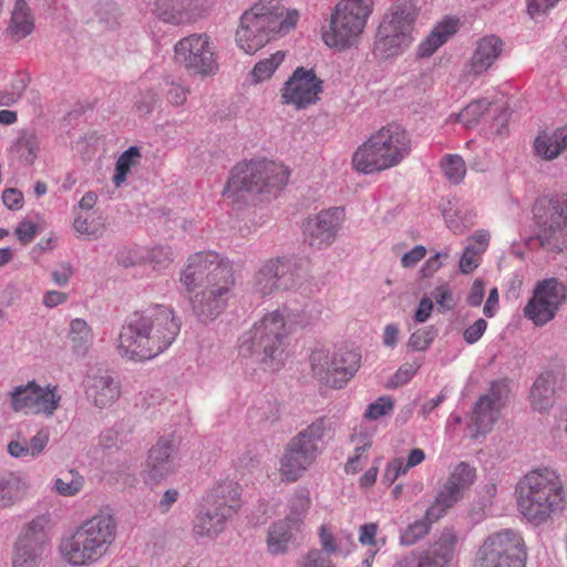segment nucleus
Instances as JSON below:
<instances>
[{
  "label": "nucleus",
  "instance_id": "f257e3e1",
  "mask_svg": "<svg viewBox=\"0 0 567 567\" xmlns=\"http://www.w3.org/2000/svg\"><path fill=\"white\" fill-rule=\"evenodd\" d=\"M179 330L181 321L174 310L155 305L127 319L118 336L117 351L126 360H151L175 341Z\"/></svg>",
  "mask_w": 567,
  "mask_h": 567
},
{
  "label": "nucleus",
  "instance_id": "f03ea898",
  "mask_svg": "<svg viewBox=\"0 0 567 567\" xmlns=\"http://www.w3.org/2000/svg\"><path fill=\"white\" fill-rule=\"evenodd\" d=\"M117 537V520L110 508L100 509L63 535L58 553L72 567H90L102 560Z\"/></svg>",
  "mask_w": 567,
  "mask_h": 567
},
{
  "label": "nucleus",
  "instance_id": "7ed1b4c3",
  "mask_svg": "<svg viewBox=\"0 0 567 567\" xmlns=\"http://www.w3.org/2000/svg\"><path fill=\"white\" fill-rule=\"evenodd\" d=\"M517 508L535 526L543 525L565 507V487L557 471L538 467L526 473L516 485Z\"/></svg>",
  "mask_w": 567,
  "mask_h": 567
},
{
  "label": "nucleus",
  "instance_id": "20e7f679",
  "mask_svg": "<svg viewBox=\"0 0 567 567\" xmlns=\"http://www.w3.org/2000/svg\"><path fill=\"white\" fill-rule=\"evenodd\" d=\"M298 20L296 11L287 12L281 0H259L245 11L236 31L237 45L248 54L264 48L275 34L291 30Z\"/></svg>",
  "mask_w": 567,
  "mask_h": 567
},
{
  "label": "nucleus",
  "instance_id": "39448f33",
  "mask_svg": "<svg viewBox=\"0 0 567 567\" xmlns=\"http://www.w3.org/2000/svg\"><path fill=\"white\" fill-rule=\"evenodd\" d=\"M289 171L266 158L237 164L224 188V196L235 202L264 199L280 190L288 182Z\"/></svg>",
  "mask_w": 567,
  "mask_h": 567
},
{
  "label": "nucleus",
  "instance_id": "423d86ee",
  "mask_svg": "<svg viewBox=\"0 0 567 567\" xmlns=\"http://www.w3.org/2000/svg\"><path fill=\"white\" fill-rule=\"evenodd\" d=\"M333 434L329 417H317L293 435L279 458V473L284 482H297L316 463L327 440Z\"/></svg>",
  "mask_w": 567,
  "mask_h": 567
},
{
  "label": "nucleus",
  "instance_id": "0eeeda50",
  "mask_svg": "<svg viewBox=\"0 0 567 567\" xmlns=\"http://www.w3.org/2000/svg\"><path fill=\"white\" fill-rule=\"evenodd\" d=\"M241 487L234 481L218 483L207 497L193 522L192 533L196 539H215L227 528L229 520L240 508Z\"/></svg>",
  "mask_w": 567,
  "mask_h": 567
},
{
  "label": "nucleus",
  "instance_id": "6e6552de",
  "mask_svg": "<svg viewBox=\"0 0 567 567\" xmlns=\"http://www.w3.org/2000/svg\"><path fill=\"white\" fill-rule=\"evenodd\" d=\"M372 11L373 0H340L322 30V41L338 51L355 47Z\"/></svg>",
  "mask_w": 567,
  "mask_h": 567
},
{
  "label": "nucleus",
  "instance_id": "1a4fd4ad",
  "mask_svg": "<svg viewBox=\"0 0 567 567\" xmlns=\"http://www.w3.org/2000/svg\"><path fill=\"white\" fill-rule=\"evenodd\" d=\"M287 336L286 320L279 311L265 315L239 339V351L245 357H255L276 370L282 354V340Z\"/></svg>",
  "mask_w": 567,
  "mask_h": 567
},
{
  "label": "nucleus",
  "instance_id": "9d476101",
  "mask_svg": "<svg viewBox=\"0 0 567 567\" xmlns=\"http://www.w3.org/2000/svg\"><path fill=\"white\" fill-rule=\"evenodd\" d=\"M416 16L413 2L394 3L378 27L374 50L384 58L402 53L413 41Z\"/></svg>",
  "mask_w": 567,
  "mask_h": 567
},
{
  "label": "nucleus",
  "instance_id": "9b49d317",
  "mask_svg": "<svg viewBox=\"0 0 567 567\" xmlns=\"http://www.w3.org/2000/svg\"><path fill=\"white\" fill-rule=\"evenodd\" d=\"M527 558L523 534L514 528H503L483 540L473 567H526Z\"/></svg>",
  "mask_w": 567,
  "mask_h": 567
},
{
  "label": "nucleus",
  "instance_id": "f8f14e48",
  "mask_svg": "<svg viewBox=\"0 0 567 567\" xmlns=\"http://www.w3.org/2000/svg\"><path fill=\"white\" fill-rule=\"evenodd\" d=\"M567 300V285L555 277L538 280L524 307V316L537 327L555 319Z\"/></svg>",
  "mask_w": 567,
  "mask_h": 567
},
{
  "label": "nucleus",
  "instance_id": "ddd939ff",
  "mask_svg": "<svg viewBox=\"0 0 567 567\" xmlns=\"http://www.w3.org/2000/svg\"><path fill=\"white\" fill-rule=\"evenodd\" d=\"M216 279L197 292L192 299V310L200 321L217 318L226 308L235 284L233 268H220L213 274Z\"/></svg>",
  "mask_w": 567,
  "mask_h": 567
},
{
  "label": "nucleus",
  "instance_id": "4468645a",
  "mask_svg": "<svg viewBox=\"0 0 567 567\" xmlns=\"http://www.w3.org/2000/svg\"><path fill=\"white\" fill-rule=\"evenodd\" d=\"M11 409L25 415H44L50 417L58 410L61 395L58 386H41L34 380L17 385L9 392Z\"/></svg>",
  "mask_w": 567,
  "mask_h": 567
},
{
  "label": "nucleus",
  "instance_id": "2eb2a0df",
  "mask_svg": "<svg viewBox=\"0 0 567 567\" xmlns=\"http://www.w3.org/2000/svg\"><path fill=\"white\" fill-rule=\"evenodd\" d=\"M175 60L193 74L213 75L218 71L214 43L207 34H190L174 47Z\"/></svg>",
  "mask_w": 567,
  "mask_h": 567
},
{
  "label": "nucleus",
  "instance_id": "dca6fc26",
  "mask_svg": "<svg viewBox=\"0 0 567 567\" xmlns=\"http://www.w3.org/2000/svg\"><path fill=\"white\" fill-rule=\"evenodd\" d=\"M322 81L312 69L297 68L280 90L281 104L292 105L296 110H305L319 101Z\"/></svg>",
  "mask_w": 567,
  "mask_h": 567
},
{
  "label": "nucleus",
  "instance_id": "f3484780",
  "mask_svg": "<svg viewBox=\"0 0 567 567\" xmlns=\"http://www.w3.org/2000/svg\"><path fill=\"white\" fill-rule=\"evenodd\" d=\"M537 238L547 251L567 250V196L550 199L548 215L540 225Z\"/></svg>",
  "mask_w": 567,
  "mask_h": 567
},
{
  "label": "nucleus",
  "instance_id": "a211bd4d",
  "mask_svg": "<svg viewBox=\"0 0 567 567\" xmlns=\"http://www.w3.org/2000/svg\"><path fill=\"white\" fill-rule=\"evenodd\" d=\"M296 264L290 259L267 260L255 278V290L262 297L275 290H288L296 286Z\"/></svg>",
  "mask_w": 567,
  "mask_h": 567
},
{
  "label": "nucleus",
  "instance_id": "6ab92c4d",
  "mask_svg": "<svg viewBox=\"0 0 567 567\" xmlns=\"http://www.w3.org/2000/svg\"><path fill=\"white\" fill-rule=\"evenodd\" d=\"M508 388L504 381L491 383L486 394L480 396L472 412V421L476 427V434H485L493 427L499 416L501 409L507 399Z\"/></svg>",
  "mask_w": 567,
  "mask_h": 567
},
{
  "label": "nucleus",
  "instance_id": "aec40b11",
  "mask_svg": "<svg viewBox=\"0 0 567 567\" xmlns=\"http://www.w3.org/2000/svg\"><path fill=\"white\" fill-rule=\"evenodd\" d=\"M343 217L342 207L323 209L309 217L303 225V233L309 245L319 249L330 246L337 237Z\"/></svg>",
  "mask_w": 567,
  "mask_h": 567
},
{
  "label": "nucleus",
  "instance_id": "412c9836",
  "mask_svg": "<svg viewBox=\"0 0 567 567\" xmlns=\"http://www.w3.org/2000/svg\"><path fill=\"white\" fill-rule=\"evenodd\" d=\"M220 268H231V266L229 262L223 261L213 251L196 252L188 258L181 276V282L189 291L203 284L209 285L216 280L213 274H216Z\"/></svg>",
  "mask_w": 567,
  "mask_h": 567
},
{
  "label": "nucleus",
  "instance_id": "4be33fe9",
  "mask_svg": "<svg viewBox=\"0 0 567 567\" xmlns=\"http://www.w3.org/2000/svg\"><path fill=\"white\" fill-rule=\"evenodd\" d=\"M455 537L443 534L425 550L411 551L401 557L394 567H446L454 554Z\"/></svg>",
  "mask_w": 567,
  "mask_h": 567
},
{
  "label": "nucleus",
  "instance_id": "5701e85b",
  "mask_svg": "<svg viewBox=\"0 0 567 567\" xmlns=\"http://www.w3.org/2000/svg\"><path fill=\"white\" fill-rule=\"evenodd\" d=\"M401 163L399 156L390 153L388 148L378 145V141L371 135L353 154V167L363 174L381 172Z\"/></svg>",
  "mask_w": 567,
  "mask_h": 567
},
{
  "label": "nucleus",
  "instance_id": "b1692460",
  "mask_svg": "<svg viewBox=\"0 0 567 567\" xmlns=\"http://www.w3.org/2000/svg\"><path fill=\"white\" fill-rule=\"evenodd\" d=\"M51 518L38 515L21 527L13 546L45 556L51 544Z\"/></svg>",
  "mask_w": 567,
  "mask_h": 567
},
{
  "label": "nucleus",
  "instance_id": "393cba45",
  "mask_svg": "<svg viewBox=\"0 0 567 567\" xmlns=\"http://www.w3.org/2000/svg\"><path fill=\"white\" fill-rule=\"evenodd\" d=\"M175 444L173 440L162 437L148 451L146 462L145 480L147 482H159L169 476L176 468Z\"/></svg>",
  "mask_w": 567,
  "mask_h": 567
},
{
  "label": "nucleus",
  "instance_id": "a878e982",
  "mask_svg": "<svg viewBox=\"0 0 567 567\" xmlns=\"http://www.w3.org/2000/svg\"><path fill=\"white\" fill-rule=\"evenodd\" d=\"M50 441V431L48 427H41L34 435L28 439L22 430L16 431L7 444L8 454L17 460H35L42 455Z\"/></svg>",
  "mask_w": 567,
  "mask_h": 567
},
{
  "label": "nucleus",
  "instance_id": "bb28decb",
  "mask_svg": "<svg viewBox=\"0 0 567 567\" xmlns=\"http://www.w3.org/2000/svg\"><path fill=\"white\" fill-rule=\"evenodd\" d=\"M85 394L90 402L103 409L112 405L120 396V383L107 373L89 375Z\"/></svg>",
  "mask_w": 567,
  "mask_h": 567
},
{
  "label": "nucleus",
  "instance_id": "cd10ccee",
  "mask_svg": "<svg viewBox=\"0 0 567 567\" xmlns=\"http://www.w3.org/2000/svg\"><path fill=\"white\" fill-rule=\"evenodd\" d=\"M196 8L194 0H155L153 12L165 23L182 25L195 19Z\"/></svg>",
  "mask_w": 567,
  "mask_h": 567
},
{
  "label": "nucleus",
  "instance_id": "c85d7f7f",
  "mask_svg": "<svg viewBox=\"0 0 567 567\" xmlns=\"http://www.w3.org/2000/svg\"><path fill=\"white\" fill-rule=\"evenodd\" d=\"M567 150V125L544 130L534 141V153L544 161H554Z\"/></svg>",
  "mask_w": 567,
  "mask_h": 567
},
{
  "label": "nucleus",
  "instance_id": "c756f323",
  "mask_svg": "<svg viewBox=\"0 0 567 567\" xmlns=\"http://www.w3.org/2000/svg\"><path fill=\"white\" fill-rule=\"evenodd\" d=\"M29 488V481L22 473H0V509L11 508L22 502Z\"/></svg>",
  "mask_w": 567,
  "mask_h": 567
},
{
  "label": "nucleus",
  "instance_id": "7c9ffc66",
  "mask_svg": "<svg viewBox=\"0 0 567 567\" xmlns=\"http://www.w3.org/2000/svg\"><path fill=\"white\" fill-rule=\"evenodd\" d=\"M300 526L297 520H288L286 518L274 522L268 527L267 550L271 555H282L288 551L290 544L293 542Z\"/></svg>",
  "mask_w": 567,
  "mask_h": 567
},
{
  "label": "nucleus",
  "instance_id": "2f4dec72",
  "mask_svg": "<svg viewBox=\"0 0 567 567\" xmlns=\"http://www.w3.org/2000/svg\"><path fill=\"white\" fill-rule=\"evenodd\" d=\"M503 41L496 35L482 38L471 58V71L478 75L487 71L499 58Z\"/></svg>",
  "mask_w": 567,
  "mask_h": 567
},
{
  "label": "nucleus",
  "instance_id": "473e14b6",
  "mask_svg": "<svg viewBox=\"0 0 567 567\" xmlns=\"http://www.w3.org/2000/svg\"><path fill=\"white\" fill-rule=\"evenodd\" d=\"M378 145L399 156L402 161L411 152V140L406 131L398 124H389L372 134Z\"/></svg>",
  "mask_w": 567,
  "mask_h": 567
},
{
  "label": "nucleus",
  "instance_id": "72a5a7b5",
  "mask_svg": "<svg viewBox=\"0 0 567 567\" xmlns=\"http://www.w3.org/2000/svg\"><path fill=\"white\" fill-rule=\"evenodd\" d=\"M457 31V20L446 19L437 23L417 49L420 58L431 56L450 37Z\"/></svg>",
  "mask_w": 567,
  "mask_h": 567
},
{
  "label": "nucleus",
  "instance_id": "f704fd0d",
  "mask_svg": "<svg viewBox=\"0 0 567 567\" xmlns=\"http://www.w3.org/2000/svg\"><path fill=\"white\" fill-rule=\"evenodd\" d=\"M555 377L550 372L542 373L530 389V403L534 410L544 412L549 410L554 402Z\"/></svg>",
  "mask_w": 567,
  "mask_h": 567
},
{
  "label": "nucleus",
  "instance_id": "c9c22d12",
  "mask_svg": "<svg viewBox=\"0 0 567 567\" xmlns=\"http://www.w3.org/2000/svg\"><path fill=\"white\" fill-rule=\"evenodd\" d=\"M84 485L85 478L76 468H66L52 480L50 489L62 497H74L83 491Z\"/></svg>",
  "mask_w": 567,
  "mask_h": 567
},
{
  "label": "nucleus",
  "instance_id": "e433bc0d",
  "mask_svg": "<svg viewBox=\"0 0 567 567\" xmlns=\"http://www.w3.org/2000/svg\"><path fill=\"white\" fill-rule=\"evenodd\" d=\"M34 28L33 18L25 0H16L11 14L8 33L14 41L27 38Z\"/></svg>",
  "mask_w": 567,
  "mask_h": 567
},
{
  "label": "nucleus",
  "instance_id": "4c0bfd02",
  "mask_svg": "<svg viewBox=\"0 0 567 567\" xmlns=\"http://www.w3.org/2000/svg\"><path fill=\"white\" fill-rule=\"evenodd\" d=\"M40 151V142L33 128L21 130L13 142L12 152L18 158L31 165L38 157Z\"/></svg>",
  "mask_w": 567,
  "mask_h": 567
},
{
  "label": "nucleus",
  "instance_id": "58836bf2",
  "mask_svg": "<svg viewBox=\"0 0 567 567\" xmlns=\"http://www.w3.org/2000/svg\"><path fill=\"white\" fill-rule=\"evenodd\" d=\"M311 369L315 377L323 383L337 385L339 380L336 378L333 352L327 349H316L310 355Z\"/></svg>",
  "mask_w": 567,
  "mask_h": 567
},
{
  "label": "nucleus",
  "instance_id": "ea45409f",
  "mask_svg": "<svg viewBox=\"0 0 567 567\" xmlns=\"http://www.w3.org/2000/svg\"><path fill=\"white\" fill-rule=\"evenodd\" d=\"M361 355L354 350H340L333 352L336 378L339 381H348L360 368Z\"/></svg>",
  "mask_w": 567,
  "mask_h": 567
},
{
  "label": "nucleus",
  "instance_id": "a19ab883",
  "mask_svg": "<svg viewBox=\"0 0 567 567\" xmlns=\"http://www.w3.org/2000/svg\"><path fill=\"white\" fill-rule=\"evenodd\" d=\"M463 495L452 488L447 483L439 491L434 503L427 508L430 519H440L452 508Z\"/></svg>",
  "mask_w": 567,
  "mask_h": 567
},
{
  "label": "nucleus",
  "instance_id": "79ce46f5",
  "mask_svg": "<svg viewBox=\"0 0 567 567\" xmlns=\"http://www.w3.org/2000/svg\"><path fill=\"white\" fill-rule=\"evenodd\" d=\"M69 339L73 351L84 354L93 342V332L85 320L76 318L70 322Z\"/></svg>",
  "mask_w": 567,
  "mask_h": 567
},
{
  "label": "nucleus",
  "instance_id": "37998d69",
  "mask_svg": "<svg viewBox=\"0 0 567 567\" xmlns=\"http://www.w3.org/2000/svg\"><path fill=\"white\" fill-rule=\"evenodd\" d=\"M311 504L310 492L306 487L297 488L288 501L289 513L285 517L288 520H297V525L301 526Z\"/></svg>",
  "mask_w": 567,
  "mask_h": 567
},
{
  "label": "nucleus",
  "instance_id": "c03bdc74",
  "mask_svg": "<svg viewBox=\"0 0 567 567\" xmlns=\"http://www.w3.org/2000/svg\"><path fill=\"white\" fill-rule=\"evenodd\" d=\"M475 477V468L465 462H461L454 467L445 483L464 495L465 491L474 483Z\"/></svg>",
  "mask_w": 567,
  "mask_h": 567
},
{
  "label": "nucleus",
  "instance_id": "a18cd8bd",
  "mask_svg": "<svg viewBox=\"0 0 567 567\" xmlns=\"http://www.w3.org/2000/svg\"><path fill=\"white\" fill-rule=\"evenodd\" d=\"M140 158L141 151L137 146H131L120 155L116 161L115 174L113 176V183L116 187H120L125 182L131 168L137 164Z\"/></svg>",
  "mask_w": 567,
  "mask_h": 567
},
{
  "label": "nucleus",
  "instance_id": "49530a36",
  "mask_svg": "<svg viewBox=\"0 0 567 567\" xmlns=\"http://www.w3.org/2000/svg\"><path fill=\"white\" fill-rule=\"evenodd\" d=\"M441 168L444 176L452 184H460L466 174L464 159L457 154H446L441 159Z\"/></svg>",
  "mask_w": 567,
  "mask_h": 567
},
{
  "label": "nucleus",
  "instance_id": "de8ad7c7",
  "mask_svg": "<svg viewBox=\"0 0 567 567\" xmlns=\"http://www.w3.org/2000/svg\"><path fill=\"white\" fill-rule=\"evenodd\" d=\"M437 519H430L427 517V511L422 519L415 520L410 524L401 534L400 543L404 546L414 545L416 542L422 539L429 534L431 525Z\"/></svg>",
  "mask_w": 567,
  "mask_h": 567
},
{
  "label": "nucleus",
  "instance_id": "09e8293b",
  "mask_svg": "<svg viewBox=\"0 0 567 567\" xmlns=\"http://www.w3.org/2000/svg\"><path fill=\"white\" fill-rule=\"evenodd\" d=\"M488 106L489 102L486 99L473 101L456 114V121L466 127H472L478 123Z\"/></svg>",
  "mask_w": 567,
  "mask_h": 567
},
{
  "label": "nucleus",
  "instance_id": "8fccbe9b",
  "mask_svg": "<svg viewBox=\"0 0 567 567\" xmlns=\"http://www.w3.org/2000/svg\"><path fill=\"white\" fill-rule=\"evenodd\" d=\"M285 56L286 54L284 51H277L269 58L256 63L251 72L255 82H261L269 79L277 70V68L282 63Z\"/></svg>",
  "mask_w": 567,
  "mask_h": 567
},
{
  "label": "nucleus",
  "instance_id": "3c124183",
  "mask_svg": "<svg viewBox=\"0 0 567 567\" xmlns=\"http://www.w3.org/2000/svg\"><path fill=\"white\" fill-rule=\"evenodd\" d=\"M437 330L429 326L414 331L408 341V348L412 351H425L436 338Z\"/></svg>",
  "mask_w": 567,
  "mask_h": 567
},
{
  "label": "nucleus",
  "instance_id": "603ef678",
  "mask_svg": "<svg viewBox=\"0 0 567 567\" xmlns=\"http://www.w3.org/2000/svg\"><path fill=\"white\" fill-rule=\"evenodd\" d=\"M44 556L13 546L12 567H40Z\"/></svg>",
  "mask_w": 567,
  "mask_h": 567
},
{
  "label": "nucleus",
  "instance_id": "864d4df0",
  "mask_svg": "<svg viewBox=\"0 0 567 567\" xmlns=\"http://www.w3.org/2000/svg\"><path fill=\"white\" fill-rule=\"evenodd\" d=\"M432 296L435 299L439 311L442 313L454 309V307L456 306V301L454 300L452 290L450 289V286L446 282L435 287V289L432 292Z\"/></svg>",
  "mask_w": 567,
  "mask_h": 567
},
{
  "label": "nucleus",
  "instance_id": "5fc2aeb1",
  "mask_svg": "<svg viewBox=\"0 0 567 567\" xmlns=\"http://www.w3.org/2000/svg\"><path fill=\"white\" fill-rule=\"evenodd\" d=\"M393 400L391 396H380L375 402L370 403L364 412L368 420H378L393 411Z\"/></svg>",
  "mask_w": 567,
  "mask_h": 567
},
{
  "label": "nucleus",
  "instance_id": "6e6d98bb",
  "mask_svg": "<svg viewBox=\"0 0 567 567\" xmlns=\"http://www.w3.org/2000/svg\"><path fill=\"white\" fill-rule=\"evenodd\" d=\"M117 262L125 267H133L145 262V251L142 248H127L120 249L116 254Z\"/></svg>",
  "mask_w": 567,
  "mask_h": 567
},
{
  "label": "nucleus",
  "instance_id": "4d7b16f0",
  "mask_svg": "<svg viewBox=\"0 0 567 567\" xmlns=\"http://www.w3.org/2000/svg\"><path fill=\"white\" fill-rule=\"evenodd\" d=\"M27 86H28V81L25 78H22V76L17 78L12 82L11 89L9 91H6L0 94V104L1 105H12V104L17 103L23 95V92L25 91Z\"/></svg>",
  "mask_w": 567,
  "mask_h": 567
},
{
  "label": "nucleus",
  "instance_id": "13d9d810",
  "mask_svg": "<svg viewBox=\"0 0 567 567\" xmlns=\"http://www.w3.org/2000/svg\"><path fill=\"white\" fill-rule=\"evenodd\" d=\"M297 567H334L331 559L320 549H310L301 557Z\"/></svg>",
  "mask_w": 567,
  "mask_h": 567
},
{
  "label": "nucleus",
  "instance_id": "bf43d9fd",
  "mask_svg": "<svg viewBox=\"0 0 567 567\" xmlns=\"http://www.w3.org/2000/svg\"><path fill=\"white\" fill-rule=\"evenodd\" d=\"M73 227L79 235L97 237L101 234V225L95 223L93 219L90 220L87 217L82 215H78L74 218Z\"/></svg>",
  "mask_w": 567,
  "mask_h": 567
},
{
  "label": "nucleus",
  "instance_id": "052dcab7",
  "mask_svg": "<svg viewBox=\"0 0 567 567\" xmlns=\"http://www.w3.org/2000/svg\"><path fill=\"white\" fill-rule=\"evenodd\" d=\"M482 254L480 250L465 248L458 262L460 271L466 275L473 272L480 266Z\"/></svg>",
  "mask_w": 567,
  "mask_h": 567
},
{
  "label": "nucleus",
  "instance_id": "680f3d73",
  "mask_svg": "<svg viewBox=\"0 0 567 567\" xmlns=\"http://www.w3.org/2000/svg\"><path fill=\"white\" fill-rule=\"evenodd\" d=\"M172 250L166 246H156L145 252V262L164 267L172 260Z\"/></svg>",
  "mask_w": 567,
  "mask_h": 567
},
{
  "label": "nucleus",
  "instance_id": "e2e57ef3",
  "mask_svg": "<svg viewBox=\"0 0 567 567\" xmlns=\"http://www.w3.org/2000/svg\"><path fill=\"white\" fill-rule=\"evenodd\" d=\"M420 368L421 363L417 361L401 365L395 372L392 383L395 386L406 384L414 377V374L417 372Z\"/></svg>",
  "mask_w": 567,
  "mask_h": 567
},
{
  "label": "nucleus",
  "instance_id": "0e129e2a",
  "mask_svg": "<svg viewBox=\"0 0 567 567\" xmlns=\"http://www.w3.org/2000/svg\"><path fill=\"white\" fill-rule=\"evenodd\" d=\"M449 251H440L434 256L429 258L420 269V275L422 278H431L435 272H437L443 266L442 258H449Z\"/></svg>",
  "mask_w": 567,
  "mask_h": 567
},
{
  "label": "nucleus",
  "instance_id": "69168bd1",
  "mask_svg": "<svg viewBox=\"0 0 567 567\" xmlns=\"http://www.w3.org/2000/svg\"><path fill=\"white\" fill-rule=\"evenodd\" d=\"M487 322L485 319L480 318L477 319L473 324L467 327L463 332L464 341L467 344H474L476 343L484 332L486 331Z\"/></svg>",
  "mask_w": 567,
  "mask_h": 567
},
{
  "label": "nucleus",
  "instance_id": "338daca9",
  "mask_svg": "<svg viewBox=\"0 0 567 567\" xmlns=\"http://www.w3.org/2000/svg\"><path fill=\"white\" fill-rule=\"evenodd\" d=\"M188 93H189L188 87H186L185 85H182L181 83H176V82L172 81L169 83V87L166 92V95H167L168 102L172 105L178 106V105H183L186 102Z\"/></svg>",
  "mask_w": 567,
  "mask_h": 567
},
{
  "label": "nucleus",
  "instance_id": "774afa93",
  "mask_svg": "<svg viewBox=\"0 0 567 567\" xmlns=\"http://www.w3.org/2000/svg\"><path fill=\"white\" fill-rule=\"evenodd\" d=\"M408 471L409 468H405V464L402 458H394L386 465L383 474V481L388 484H392Z\"/></svg>",
  "mask_w": 567,
  "mask_h": 567
}]
</instances>
